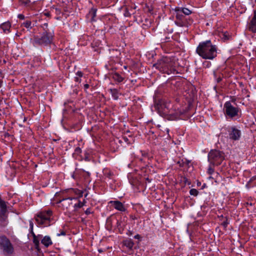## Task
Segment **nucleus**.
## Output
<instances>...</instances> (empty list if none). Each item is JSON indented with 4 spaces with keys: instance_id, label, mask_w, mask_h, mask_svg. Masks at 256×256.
I'll list each match as a JSON object with an SVG mask.
<instances>
[{
    "instance_id": "nucleus-23",
    "label": "nucleus",
    "mask_w": 256,
    "mask_h": 256,
    "mask_svg": "<svg viewBox=\"0 0 256 256\" xmlns=\"http://www.w3.org/2000/svg\"><path fill=\"white\" fill-rule=\"evenodd\" d=\"M198 193V191L195 188H192L190 191V194L194 196H196Z\"/></svg>"
},
{
    "instance_id": "nucleus-32",
    "label": "nucleus",
    "mask_w": 256,
    "mask_h": 256,
    "mask_svg": "<svg viewBox=\"0 0 256 256\" xmlns=\"http://www.w3.org/2000/svg\"><path fill=\"white\" fill-rule=\"evenodd\" d=\"M76 75L78 76L80 78L82 77L83 75V74L82 73V72H80V71H78L76 73Z\"/></svg>"
},
{
    "instance_id": "nucleus-3",
    "label": "nucleus",
    "mask_w": 256,
    "mask_h": 256,
    "mask_svg": "<svg viewBox=\"0 0 256 256\" xmlns=\"http://www.w3.org/2000/svg\"><path fill=\"white\" fill-rule=\"evenodd\" d=\"M54 36L53 32L48 30L43 32L41 36H34V38L30 40V42L34 46H47L52 42Z\"/></svg>"
},
{
    "instance_id": "nucleus-15",
    "label": "nucleus",
    "mask_w": 256,
    "mask_h": 256,
    "mask_svg": "<svg viewBox=\"0 0 256 256\" xmlns=\"http://www.w3.org/2000/svg\"><path fill=\"white\" fill-rule=\"evenodd\" d=\"M41 242L46 247H48L50 245L52 244V241L51 240V238L48 236H44Z\"/></svg>"
},
{
    "instance_id": "nucleus-13",
    "label": "nucleus",
    "mask_w": 256,
    "mask_h": 256,
    "mask_svg": "<svg viewBox=\"0 0 256 256\" xmlns=\"http://www.w3.org/2000/svg\"><path fill=\"white\" fill-rule=\"evenodd\" d=\"M96 8H92L88 14H87L86 16L88 19L90 20V22L96 21L94 18L96 16Z\"/></svg>"
},
{
    "instance_id": "nucleus-10",
    "label": "nucleus",
    "mask_w": 256,
    "mask_h": 256,
    "mask_svg": "<svg viewBox=\"0 0 256 256\" xmlns=\"http://www.w3.org/2000/svg\"><path fill=\"white\" fill-rule=\"evenodd\" d=\"M248 30L252 32H256V10L254 11V14L247 24Z\"/></svg>"
},
{
    "instance_id": "nucleus-26",
    "label": "nucleus",
    "mask_w": 256,
    "mask_h": 256,
    "mask_svg": "<svg viewBox=\"0 0 256 256\" xmlns=\"http://www.w3.org/2000/svg\"><path fill=\"white\" fill-rule=\"evenodd\" d=\"M214 172V169L211 166H210L208 170V173L209 174H212Z\"/></svg>"
},
{
    "instance_id": "nucleus-47",
    "label": "nucleus",
    "mask_w": 256,
    "mask_h": 256,
    "mask_svg": "<svg viewBox=\"0 0 256 256\" xmlns=\"http://www.w3.org/2000/svg\"><path fill=\"white\" fill-rule=\"evenodd\" d=\"M214 75L216 76V73L215 72H214Z\"/></svg>"
},
{
    "instance_id": "nucleus-22",
    "label": "nucleus",
    "mask_w": 256,
    "mask_h": 256,
    "mask_svg": "<svg viewBox=\"0 0 256 256\" xmlns=\"http://www.w3.org/2000/svg\"><path fill=\"white\" fill-rule=\"evenodd\" d=\"M85 203H86L85 200H84L83 202H80V201H79L77 204H74V208L76 209V208H80L82 207L85 204Z\"/></svg>"
},
{
    "instance_id": "nucleus-42",
    "label": "nucleus",
    "mask_w": 256,
    "mask_h": 256,
    "mask_svg": "<svg viewBox=\"0 0 256 256\" xmlns=\"http://www.w3.org/2000/svg\"><path fill=\"white\" fill-rule=\"evenodd\" d=\"M166 130L167 133L168 134L169 132V130L168 128H166Z\"/></svg>"
},
{
    "instance_id": "nucleus-8",
    "label": "nucleus",
    "mask_w": 256,
    "mask_h": 256,
    "mask_svg": "<svg viewBox=\"0 0 256 256\" xmlns=\"http://www.w3.org/2000/svg\"><path fill=\"white\" fill-rule=\"evenodd\" d=\"M224 110L226 116L232 118L238 115V108L233 106L230 102H226L224 104Z\"/></svg>"
},
{
    "instance_id": "nucleus-36",
    "label": "nucleus",
    "mask_w": 256,
    "mask_h": 256,
    "mask_svg": "<svg viewBox=\"0 0 256 256\" xmlns=\"http://www.w3.org/2000/svg\"><path fill=\"white\" fill-rule=\"evenodd\" d=\"M89 86H89V84H85L84 85V88L85 90H86V89H88V88H89Z\"/></svg>"
},
{
    "instance_id": "nucleus-44",
    "label": "nucleus",
    "mask_w": 256,
    "mask_h": 256,
    "mask_svg": "<svg viewBox=\"0 0 256 256\" xmlns=\"http://www.w3.org/2000/svg\"><path fill=\"white\" fill-rule=\"evenodd\" d=\"M44 25L46 26V27L48 26V24H45Z\"/></svg>"
},
{
    "instance_id": "nucleus-20",
    "label": "nucleus",
    "mask_w": 256,
    "mask_h": 256,
    "mask_svg": "<svg viewBox=\"0 0 256 256\" xmlns=\"http://www.w3.org/2000/svg\"><path fill=\"white\" fill-rule=\"evenodd\" d=\"M22 26L28 29H31L32 28V22L30 20H26L22 24Z\"/></svg>"
},
{
    "instance_id": "nucleus-45",
    "label": "nucleus",
    "mask_w": 256,
    "mask_h": 256,
    "mask_svg": "<svg viewBox=\"0 0 256 256\" xmlns=\"http://www.w3.org/2000/svg\"><path fill=\"white\" fill-rule=\"evenodd\" d=\"M185 24H186V20Z\"/></svg>"
},
{
    "instance_id": "nucleus-25",
    "label": "nucleus",
    "mask_w": 256,
    "mask_h": 256,
    "mask_svg": "<svg viewBox=\"0 0 256 256\" xmlns=\"http://www.w3.org/2000/svg\"><path fill=\"white\" fill-rule=\"evenodd\" d=\"M222 38H224V40H229L228 34V32H224V34H222Z\"/></svg>"
},
{
    "instance_id": "nucleus-7",
    "label": "nucleus",
    "mask_w": 256,
    "mask_h": 256,
    "mask_svg": "<svg viewBox=\"0 0 256 256\" xmlns=\"http://www.w3.org/2000/svg\"><path fill=\"white\" fill-rule=\"evenodd\" d=\"M0 247L6 254H9L13 252V246L10 240L5 236H0Z\"/></svg>"
},
{
    "instance_id": "nucleus-5",
    "label": "nucleus",
    "mask_w": 256,
    "mask_h": 256,
    "mask_svg": "<svg viewBox=\"0 0 256 256\" xmlns=\"http://www.w3.org/2000/svg\"><path fill=\"white\" fill-rule=\"evenodd\" d=\"M52 212L50 210L40 212L36 217V220L39 224L47 226L49 225V221Z\"/></svg>"
},
{
    "instance_id": "nucleus-29",
    "label": "nucleus",
    "mask_w": 256,
    "mask_h": 256,
    "mask_svg": "<svg viewBox=\"0 0 256 256\" xmlns=\"http://www.w3.org/2000/svg\"><path fill=\"white\" fill-rule=\"evenodd\" d=\"M30 228L31 230V231H32V233L34 234L32 232L33 228H34V224H33V222H32V220L30 221Z\"/></svg>"
},
{
    "instance_id": "nucleus-43",
    "label": "nucleus",
    "mask_w": 256,
    "mask_h": 256,
    "mask_svg": "<svg viewBox=\"0 0 256 256\" xmlns=\"http://www.w3.org/2000/svg\"><path fill=\"white\" fill-rule=\"evenodd\" d=\"M110 175H111V174H110V173H109V174H108V176L109 177H110Z\"/></svg>"
},
{
    "instance_id": "nucleus-39",
    "label": "nucleus",
    "mask_w": 256,
    "mask_h": 256,
    "mask_svg": "<svg viewBox=\"0 0 256 256\" xmlns=\"http://www.w3.org/2000/svg\"><path fill=\"white\" fill-rule=\"evenodd\" d=\"M184 182L185 184H186L187 182L188 184H190L189 182H188V180L186 178H184Z\"/></svg>"
},
{
    "instance_id": "nucleus-27",
    "label": "nucleus",
    "mask_w": 256,
    "mask_h": 256,
    "mask_svg": "<svg viewBox=\"0 0 256 256\" xmlns=\"http://www.w3.org/2000/svg\"><path fill=\"white\" fill-rule=\"evenodd\" d=\"M74 151L76 154H79L81 153V152H82V150H81L80 148L79 147L76 148Z\"/></svg>"
},
{
    "instance_id": "nucleus-28",
    "label": "nucleus",
    "mask_w": 256,
    "mask_h": 256,
    "mask_svg": "<svg viewBox=\"0 0 256 256\" xmlns=\"http://www.w3.org/2000/svg\"><path fill=\"white\" fill-rule=\"evenodd\" d=\"M176 24L180 26H184V23L182 22H176Z\"/></svg>"
},
{
    "instance_id": "nucleus-12",
    "label": "nucleus",
    "mask_w": 256,
    "mask_h": 256,
    "mask_svg": "<svg viewBox=\"0 0 256 256\" xmlns=\"http://www.w3.org/2000/svg\"><path fill=\"white\" fill-rule=\"evenodd\" d=\"M73 199L76 200V198L69 197V198H63L62 200H60L58 202L59 203L62 202V206L64 208H68V207L72 204V200Z\"/></svg>"
},
{
    "instance_id": "nucleus-4",
    "label": "nucleus",
    "mask_w": 256,
    "mask_h": 256,
    "mask_svg": "<svg viewBox=\"0 0 256 256\" xmlns=\"http://www.w3.org/2000/svg\"><path fill=\"white\" fill-rule=\"evenodd\" d=\"M224 158V154L218 150H212L208 154V160L213 165H220Z\"/></svg>"
},
{
    "instance_id": "nucleus-14",
    "label": "nucleus",
    "mask_w": 256,
    "mask_h": 256,
    "mask_svg": "<svg viewBox=\"0 0 256 256\" xmlns=\"http://www.w3.org/2000/svg\"><path fill=\"white\" fill-rule=\"evenodd\" d=\"M10 27L11 24L9 22H4L0 26V28H2L5 33H8L10 32Z\"/></svg>"
},
{
    "instance_id": "nucleus-37",
    "label": "nucleus",
    "mask_w": 256,
    "mask_h": 256,
    "mask_svg": "<svg viewBox=\"0 0 256 256\" xmlns=\"http://www.w3.org/2000/svg\"><path fill=\"white\" fill-rule=\"evenodd\" d=\"M75 81L76 82H80V78L78 77H75Z\"/></svg>"
},
{
    "instance_id": "nucleus-34",
    "label": "nucleus",
    "mask_w": 256,
    "mask_h": 256,
    "mask_svg": "<svg viewBox=\"0 0 256 256\" xmlns=\"http://www.w3.org/2000/svg\"><path fill=\"white\" fill-rule=\"evenodd\" d=\"M124 15L125 16L128 17V16H130V14L128 12H126L124 13Z\"/></svg>"
},
{
    "instance_id": "nucleus-9",
    "label": "nucleus",
    "mask_w": 256,
    "mask_h": 256,
    "mask_svg": "<svg viewBox=\"0 0 256 256\" xmlns=\"http://www.w3.org/2000/svg\"><path fill=\"white\" fill-rule=\"evenodd\" d=\"M228 137L229 139L234 141L239 140L241 138L242 132L240 130L235 126L227 128Z\"/></svg>"
},
{
    "instance_id": "nucleus-30",
    "label": "nucleus",
    "mask_w": 256,
    "mask_h": 256,
    "mask_svg": "<svg viewBox=\"0 0 256 256\" xmlns=\"http://www.w3.org/2000/svg\"><path fill=\"white\" fill-rule=\"evenodd\" d=\"M34 242L36 246H38L39 244V241L36 239V236L34 235Z\"/></svg>"
},
{
    "instance_id": "nucleus-40",
    "label": "nucleus",
    "mask_w": 256,
    "mask_h": 256,
    "mask_svg": "<svg viewBox=\"0 0 256 256\" xmlns=\"http://www.w3.org/2000/svg\"><path fill=\"white\" fill-rule=\"evenodd\" d=\"M221 80H222V78H221L220 77L216 79V81H217V82H220V81H221Z\"/></svg>"
},
{
    "instance_id": "nucleus-33",
    "label": "nucleus",
    "mask_w": 256,
    "mask_h": 256,
    "mask_svg": "<svg viewBox=\"0 0 256 256\" xmlns=\"http://www.w3.org/2000/svg\"><path fill=\"white\" fill-rule=\"evenodd\" d=\"M18 17L21 20H24V16L22 14H19L18 16Z\"/></svg>"
},
{
    "instance_id": "nucleus-11",
    "label": "nucleus",
    "mask_w": 256,
    "mask_h": 256,
    "mask_svg": "<svg viewBox=\"0 0 256 256\" xmlns=\"http://www.w3.org/2000/svg\"><path fill=\"white\" fill-rule=\"evenodd\" d=\"M110 203L111 204L114 206V207L118 210L124 212L126 210L124 204L119 201H110Z\"/></svg>"
},
{
    "instance_id": "nucleus-2",
    "label": "nucleus",
    "mask_w": 256,
    "mask_h": 256,
    "mask_svg": "<svg viewBox=\"0 0 256 256\" xmlns=\"http://www.w3.org/2000/svg\"><path fill=\"white\" fill-rule=\"evenodd\" d=\"M154 66L160 72L168 74H174L176 71L175 62L171 58L164 57L154 64Z\"/></svg>"
},
{
    "instance_id": "nucleus-18",
    "label": "nucleus",
    "mask_w": 256,
    "mask_h": 256,
    "mask_svg": "<svg viewBox=\"0 0 256 256\" xmlns=\"http://www.w3.org/2000/svg\"><path fill=\"white\" fill-rule=\"evenodd\" d=\"M179 12H182L186 16H188L192 13V12L187 8H178Z\"/></svg>"
},
{
    "instance_id": "nucleus-31",
    "label": "nucleus",
    "mask_w": 256,
    "mask_h": 256,
    "mask_svg": "<svg viewBox=\"0 0 256 256\" xmlns=\"http://www.w3.org/2000/svg\"><path fill=\"white\" fill-rule=\"evenodd\" d=\"M92 212H91V210L90 208H87L86 210L85 211V214H86V215H88L90 214H92Z\"/></svg>"
},
{
    "instance_id": "nucleus-46",
    "label": "nucleus",
    "mask_w": 256,
    "mask_h": 256,
    "mask_svg": "<svg viewBox=\"0 0 256 256\" xmlns=\"http://www.w3.org/2000/svg\"><path fill=\"white\" fill-rule=\"evenodd\" d=\"M210 178H212V176L209 177Z\"/></svg>"
},
{
    "instance_id": "nucleus-16",
    "label": "nucleus",
    "mask_w": 256,
    "mask_h": 256,
    "mask_svg": "<svg viewBox=\"0 0 256 256\" xmlns=\"http://www.w3.org/2000/svg\"><path fill=\"white\" fill-rule=\"evenodd\" d=\"M109 90L112 94V98L115 100H117L118 97V90L116 88H110Z\"/></svg>"
},
{
    "instance_id": "nucleus-38",
    "label": "nucleus",
    "mask_w": 256,
    "mask_h": 256,
    "mask_svg": "<svg viewBox=\"0 0 256 256\" xmlns=\"http://www.w3.org/2000/svg\"><path fill=\"white\" fill-rule=\"evenodd\" d=\"M140 236L139 234L136 235L134 238L136 239H139L140 238Z\"/></svg>"
},
{
    "instance_id": "nucleus-17",
    "label": "nucleus",
    "mask_w": 256,
    "mask_h": 256,
    "mask_svg": "<svg viewBox=\"0 0 256 256\" xmlns=\"http://www.w3.org/2000/svg\"><path fill=\"white\" fill-rule=\"evenodd\" d=\"M112 78L118 82H122L124 80V78L118 73H115L112 75Z\"/></svg>"
},
{
    "instance_id": "nucleus-19",
    "label": "nucleus",
    "mask_w": 256,
    "mask_h": 256,
    "mask_svg": "<svg viewBox=\"0 0 256 256\" xmlns=\"http://www.w3.org/2000/svg\"><path fill=\"white\" fill-rule=\"evenodd\" d=\"M124 244L129 248H132L134 246V242L130 239L126 240L124 241Z\"/></svg>"
},
{
    "instance_id": "nucleus-21",
    "label": "nucleus",
    "mask_w": 256,
    "mask_h": 256,
    "mask_svg": "<svg viewBox=\"0 0 256 256\" xmlns=\"http://www.w3.org/2000/svg\"><path fill=\"white\" fill-rule=\"evenodd\" d=\"M176 18L179 19V20H182L183 18L184 17L182 14H183L182 12H179L178 8H176Z\"/></svg>"
},
{
    "instance_id": "nucleus-35",
    "label": "nucleus",
    "mask_w": 256,
    "mask_h": 256,
    "mask_svg": "<svg viewBox=\"0 0 256 256\" xmlns=\"http://www.w3.org/2000/svg\"><path fill=\"white\" fill-rule=\"evenodd\" d=\"M66 234V233L62 231L60 234H58V236H64Z\"/></svg>"
},
{
    "instance_id": "nucleus-6",
    "label": "nucleus",
    "mask_w": 256,
    "mask_h": 256,
    "mask_svg": "<svg viewBox=\"0 0 256 256\" xmlns=\"http://www.w3.org/2000/svg\"><path fill=\"white\" fill-rule=\"evenodd\" d=\"M170 104L164 102L162 100H158L154 104V108L158 113L162 116L168 114L170 112Z\"/></svg>"
},
{
    "instance_id": "nucleus-41",
    "label": "nucleus",
    "mask_w": 256,
    "mask_h": 256,
    "mask_svg": "<svg viewBox=\"0 0 256 256\" xmlns=\"http://www.w3.org/2000/svg\"><path fill=\"white\" fill-rule=\"evenodd\" d=\"M2 86V81L0 80V88Z\"/></svg>"
},
{
    "instance_id": "nucleus-1",
    "label": "nucleus",
    "mask_w": 256,
    "mask_h": 256,
    "mask_svg": "<svg viewBox=\"0 0 256 256\" xmlns=\"http://www.w3.org/2000/svg\"><path fill=\"white\" fill-rule=\"evenodd\" d=\"M196 53L204 59L213 60L217 56V47L210 40L200 42L196 50Z\"/></svg>"
},
{
    "instance_id": "nucleus-24",
    "label": "nucleus",
    "mask_w": 256,
    "mask_h": 256,
    "mask_svg": "<svg viewBox=\"0 0 256 256\" xmlns=\"http://www.w3.org/2000/svg\"><path fill=\"white\" fill-rule=\"evenodd\" d=\"M0 206L2 209H6V207L5 202L1 199H0Z\"/></svg>"
}]
</instances>
